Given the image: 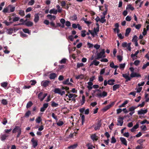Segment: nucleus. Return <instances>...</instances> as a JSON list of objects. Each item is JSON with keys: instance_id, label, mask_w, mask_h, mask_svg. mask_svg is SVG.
<instances>
[{"instance_id": "f257e3e1", "label": "nucleus", "mask_w": 149, "mask_h": 149, "mask_svg": "<svg viewBox=\"0 0 149 149\" xmlns=\"http://www.w3.org/2000/svg\"><path fill=\"white\" fill-rule=\"evenodd\" d=\"M22 132V128L19 126H15V128L12 130L13 133H15L17 132L18 134L17 136V137L18 138L19 137Z\"/></svg>"}, {"instance_id": "f03ea898", "label": "nucleus", "mask_w": 149, "mask_h": 149, "mask_svg": "<svg viewBox=\"0 0 149 149\" xmlns=\"http://www.w3.org/2000/svg\"><path fill=\"white\" fill-rule=\"evenodd\" d=\"M104 49H102L101 52L97 53L96 54V57L95 58L96 59L99 60L100 58L105 57V56L104 55Z\"/></svg>"}, {"instance_id": "7ed1b4c3", "label": "nucleus", "mask_w": 149, "mask_h": 149, "mask_svg": "<svg viewBox=\"0 0 149 149\" xmlns=\"http://www.w3.org/2000/svg\"><path fill=\"white\" fill-rule=\"evenodd\" d=\"M33 24L32 22L30 21H28L26 22L19 23L17 24H15L14 26H16L17 25H25L28 27H31L33 25Z\"/></svg>"}, {"instance_id": "20e7f679", "label": "nucleus", "mask_w": 149, "mask_h": 149, "mask_svg": "<svg viewBox=\"0 0 149 149\" xmlns=\"http://www.w3.org/2000/svg\"><path fill=\"white\" fill-rule=\"evenodd\" d=\"M50 25L51 26L50 27L52 28L53 29H55L57 27L61 26V24L60 23H57L56 24V25H55L54 22H50Z\"/></svg>"}, {"instance_id": "39448f33", "label": "nucleus", "mask_w": 149, "mask_h": 149, "mask_svg": "<svg viewBox=\"0 0 149 149\" xmlns=\"http://www.w3.org/2000/svg\"><path fill=\"white\" fill-rule=\"evenodd\" d=\"M124 118L123 117H119L118 118L117 120V125H120L121 126L123 125V120Z\"/></svg>"}, {"instance_id": "423d86ee", "label": "nucleus", "mask_w": 149, "mask_h": 149, "mask_svg": "<svg viewBox=\"0 0 149 149\" xmlns=\"http://www.w3.org/2000/svg\"><path fill=\"white\" fill-rule=\"evenodd\" d=\"M105 17L104 16L102 17L100 19L99 17L97 16V17L95 19V20L98 22V21L102 23H103L106 21V20L104 19Z\"/></svg>"}, {"instance_id": "0eeeda50", "label": "nucleus", "mask_w": 149, "mask_h": 149, "mask_svg": "<svg viewBox=\"0 0 149 149\" xmlns=\"http://www.w3.org/2000/svg\"><path fill=\"white\" fill-rule=\"evenodd\" d=\"M101 125L102 123L101 122V120H99L97 121V124H96L95 127H94L95 130H100Z\"/></svg>"}, {"instance_id": "6e6552de", "label": "nucleus", "mask_w": 149, "mask_h": 149, "mask_svg": "<svg viewBox=\"0 0 149 149\" xmlns=\"http://www.w3.org/2000/svg\"><path fill=\"white\" fill-rule=\"evenodd\" d=\"M148 111L147 109L145 110H143L142 109H141L138 111L137 113L139 115L144 114L148 112Z\"/></svg>"}, {"instance_id": "1a4fd4ad", "label": "nucleus", "mask_w": 149, "mask_h": 149, "mask_svg": "<svg viewBox=\"0 0 149 149\" xmlns=\"http://www.w3.org/2000/svg\"><path fill=\"white\" fill-rule=\"evenodd\" d=\"M9 136V135H8L6 134H2L0 136V139L2 141H4L5 140L7 139Z\"/></svg>"}, {"instance_id": "9d476101", "label": "nucleus", "mask_w": 149, "mask_h": 149, "mask_svg": "<svg viewBox=\"0 0 149 149\" xmlns=\"http://www.w3.org/2000/svg\"><path fill=\"white\" fill-rule=\"evenodd\" d=\"M31 141L32 143L33 146V148H35L38 145L37 141L35 140L34 138H33L31 139Z\"/></svg>"}, {"instance_id": "9b49d317", "label": "nucleus", "mask_w": 149, "mask_h": 149, "mask_svg": "<svg viewBox=\"0 0 149 149\" xmlns=\"http://www.w3.org/2000/svg\"><path fill=\"white\" fill-rule=\"evenodd\" d=\"M50 83V81L48 80L43 81L41 83V85L42 86L44 87H46Z\"/></svg>"}, {"instance_id": "f8f14e48", "label": "nucleus", "mask_w": 149, "mask_h": 149, "mask_svg": "<svg viewBox=\"0 0 149 149\" xmlns=\"http://www.w3.org/2000/svg\"><path fill=\"white\" fill-rule=\"evenodd\" d=\"M47 17L48 19H49L51 21V22H54V20L56 18V17L55 16L50 14L47 15Z\"/></svg>"}, {"instance_id": "ddd939ff", "label": "nucleus", "mask_w": 149, "mask_h": 149, "mask_svg": "<svg viewBox=\"0 0 149 149\" xmlns=\"http://www.w3.org/2000/svg\"><path fill=\"white\" fill-rule=\"evenodd\" d=\"M130 77L131 78H133L134 77H141V75L136 72H132L130 74Z\"/></svg>"}, {"instance_id": "4468645a", "label": "nucleus", "mask_w": 149, "mask_h": 149, "mask_svg": "<svg viewBox=\"0 0 149 149\" xmlns=\"http://www.w3.org/2000/svg\"><path fill=\"white\" fill-rule=\"evenodd\" d=\"M97 96L98 97H104L105 96H106L107 95V93L106 91H103L102 93H98L97 94Z\"/></svg>"}, {"instance_id": "2eb2a0df", "label": "nucleus", "mask_w": 149, "mask_h": 149, "mask_svg": "<svg viewBox=\"0 0 149 149\" xmlns=\"http://www.w3.org/2000/svg\"><path fill=\"white\" fill-rule=\"evenodd\" d=\"M139 52V51H137L135 52L134 54H131V57L132 58L133 60H134L136 59L137 55L138 54Z\"/></svg>"}, {"instance_id": "dca6fc26", "label": "nucleus", "mask_w": 149, "mask_h": 149, "mask_svg": "<svg viewBox=\"0 0 149 149\" xmlns=\"http://www.w3.org/2000/svg\"><path fill=\"white\" fill-rule=\"evenodd\" d=\"M120 140L123 144H124L125 145L127 146V142L126 139L123 138L121 137L120 138Z\"/></svg>"}, {"instance_id": "f3484780", "label": "nucleus", "mask_w": 149, "mask_h": 149, "mask_svg": "<svg viewBox=\"0 0 149 149\" xmlns=\"http://www.w3.org/2000/svg\"><path fill=\"white\" fill-rule=\"evenodd\" d=\"M57 77L56 74L54 73H51L49 75V78L51 79H54Z\"/></svg>"}, {"instance_id": "a211bd4d", "label": "nucleus", "mask_w": 149, "mask_h": 149, "mask_svg": "<svg viewBox=\"0 0 149 149\" xmlns=\"http://www.w3.org/2000/svg\"><path fill=\"white\" fill-rule=\"evenodd\" d=\"M39 19V17L38 14H35L34 15V21L35 23L38 22Z\"/></svg>"}, {"instance_id": "6ab92c4d", "label": "nucleus", "mask_w": 149, "mask_h": 149, "mask_svg": "<svg viewBox=\"0 0 149 149\" xmlns=\"http://www.w3.org/2000/svg\"><path fill=\"white\" fill-rule=\"evenodd\" d=\"M91 139L93 140V141H97L98 140V139L97 138V136L96 134H93L91 136Z\"/></svg>"}, {"instance_id": "aec40b11", "label": "nucleus", "mask_w": 149, "mask_h": 149, "mask_svg": "<svg viewBox=\"0 0 149 149\" xmlns=\"http://www.w3.org/2000/svg\"><path fill=\"white\" fill-rule=\"evenodd\" d=\"M120 85L119 84H116L113 85V91H115L117 89L119 88L120 87Z\"/></svg>"}, {"instance_id": "412c9836", "label": "nucleus", "mask_w": 149, "mask_h": 149, "mask_svg": "<svg viewBox=\"0 0 149 149\" xmlns=\"http://www.w3.org/2000/svg\"><path fill=\"white\" fill-rule=\"evenodd\" d=\"M10 5H9L7 7L4 8L2 11V12L4 13H9L10 12L8 11V10L10 6Z\"/></svg>"}, {"instance_id": "4be33fe9", "label": "nucleus", "mask_w": 149, "mask_h": 149, "mask_svg": "<svg viewBox=\"0 0 149 149\" xmlns=\"http://www.w3.org/2000/svg\"><path fill=\"white\" fill-rule=\"evenodd\" d=\"M131 31V29L130 28H127L126 30L125 33V36H127L130 33V32Z\"/></svg>"}, {"instance_id": "5701e85b", "label": "nucleus", "mask_w": 149, "mask_h": 149, "mask_svg": "<svg viewBox=\"0 0 149 149\" xmlns=\"http://www.w3.org/2000/svg\"><path fill=\"white\" fill-rule=\"evenodd\" d=\"M115 80L114 79H111L108 81V84L109 85H113L114 84V82Z\"/></svg>"}, {"instance_id": "b1692460", "label": "nucleus", "mask_w": 149, "mask_h": 149, "mask_svg": "<svg viewBox=\"0 0 149 149\" xmlns=\"http://www.w3.org/2000/svg\"><path fill=\"white\" fill-rule=\"evenodd\" d=\"M57 13V10L55 9H52L50 10L49 13L50 14H56Z\"/></svg>"}, {"instance_id": "393cba45", "label": "nucleus", "mask_w": 149, "mask_h": 149, "mask_svg": "<svg viewBox=\"0 0 149 149\" xmlns=\"http://www.w3.org/2000/svg\"><path fill=\"white\" fill-rule=\"evenodd\" d=\"M54 92L55 93H58L60 95L61 92V90L59 88H56L54 90Z\"/></svg>"}, {"instance_id": "a878e982", "label": "nucleus", "mask_w": 149, "mask_h": 149, "mask_svg": "<svg viewBox=\"0 0 149 149\" xmlns=\"http://www.w3.org/2000/svg\"><path fill=\"white\" fill-rule=\"evenodd\" d=\"M137 108V107L132 106L129 108V111L135 112V109Z\"/></svg>"}, {"instance_id": "bb28decb", "label": "nucleus", "mask_w": 149, "mask_h": 149, "mask_svg": "<svg viewBox=\"0 0 149 149\" xmlns=\"http://www.w3.org/2000/svg\"><path fill=\"white\" fill-rule=\"evenodd\" d=\"M8 85V83L6 82H3L1 83V86L3 87L6 88Z\"/></svg>"}, {"instance_id": "cd10ccee", "label": "nucleus", "mask_w": 149, "mask_h": 149, "mask_svg": "<svg viewBox=\"0 0 149 149\" xmlns=\"http://www.w3.org/2000/svg\"><path fill=\"white\" fill-rule=\"evenodd\" d=\"M86 146L88 147V149H93V147L95 148L94 146H93V145L90 143H87Z\"/></svg>"}, {"instance_id": "c85d7f7f", "label": "nucleus", "mask_w": 149, "mask_h": 149, "mask_svg": "<svg viewBox=\"0 0 149 149\" xmlns=\"http://www.w3.org/2000/svg\"><path fill=\"white\" fill-rule=\"evenodd\" d=\"M13 28H10L7 30V33L9 34H11L13 33Z\"/></svg>"}, {"instance_id": "c756f323", "label": "nucleus", "mask_w": 149, "mask_h": 149, "mask_svg": "<svg viewBox=\"0 0 149 149\" xmlns=\"http://www.w3.org/2000/svg\"><path fill=\"white\" fill-rule=\"evenodd\" d=\"M3 23L5 24L6 26H9L10 24L13 23V22H8L6 20H5L3 22Z\"/></svg>"}, {"instance_id": "7c9ffc66", "label": "nucleus", "mask_w": 149, "mask_h": 149, "mask_svg": "<svg viewBox=\"0 0 149 149\" xmlns=\"http://www.w3.org/2000/svg\"><path fill=\"white\" fill-rule=\"evenodd\" d=\"M77 144H74L68 147V148L69 149H74L77 147Z\"/></svg>"}, {"instance_id": "2f4dec72", "label": "nucleus", "mask_w": 149, "mask_h": 149, "mask_svg": "<svg viewBox=\"0 0 149 149\" xmlns=\"http://www.w3.org/2000/svg\"><path fill=\"white\" fill-rule=\"evenodd\" d=\"M99 30V27H97L96 28H94V32L95 33V35L97 36V34L98 33Z\"/></svg>"}, {"instance_id": "473e14b6", "label": "nucleus", "mask_w": 149, "mask_h": 149, "mask_svg": "<svg viewBox=\"0 0 149 149\" xmlns=\"http://www.w3.org/2000/svg\"><path fill=\"white\" fill-rule=\"evenodd\" d=\"M33 104L31 101H29L27 104L26 107L27 108H30Z\"/></svg>"}, {"instance_id": "72a5a7b5", "label": "nucleus", "mask_w": 149, "mask_h": 149, "mask_svg": "<svg viewBox=\"0 0 149 149\" xmlns=\"http://www.w3.org/2000/svg\"><path fill=\"white\" fill-rule=\"evenodd\" d=\"M128 103L127 100L125 101L121 105L119 106V107L121 108L122 107H125V105L127 104Z\"/></svg>"}, {"instance_id": "f704fd0d", "label": "nucleus", "mask_w": 149, "mask_h": 149, "mask_svg": "<svg viewBox=\"0 0 149 149\" xmlns=\"http://www.w3.org/2000/svg\"><path fill=\"white\" fill-rule=\"evenodd\" d=\"M19 14L20 16L23 17L25 15L24 11L22 10H19Z\"/></svg>"}, {"instance_id": "c9c22d12", "label": "nucleus", "mask_w": 149, "mask_h": 149, "mask_svg": "<svg viewBox=\"0 0 149 149\" xmlns=\"http://www.w3.org/2000/svg\"><path fill=\"white\" fill-rule=\"evenodd\" d=\"M36 122L38 123H39L42 120L40 116H39L36 119Z\"/></svg>"}, {"instance_id": "e433bc0d", "label": "nucleus", "mask_w": 149, "mask_h": 149, "mask_svg": "<svg viewBox=\"0 0 149 149\" xmlns=\"http://www.w3.org/2000/svg\"><path fill=\"white\" fill-rule=\"evenodd\" d=\"M1 103L4 105H6L8 104V101L6 100L3 99L1 100Z\"/></svg>"}, {"instance_id": "4c0bfd02", "label": "nucleus", "mask_w": 149, "mask_h": 149, "mask_svg": "<svg viewBox=\"0 0 149 149\" xmlns=\"http://www.w3.org/2000/svg\"><path fill=\"white\" fill-rule=\"evenodd\" d=\"M58 106V104L54 102H52L51 106L52 107H56Z\"/></svg>"}, {"instance_id": "58836bf2", "label": "nucleus", "mask_w": 149, "mask_h": 149, "mask_svg": "<svg viewBox=\"0 0 149 149\" xmlns=\"http://www.w3.org/2000/svg\"><path fill=\"white\" fill-rule=\"evenodd\" d=\"M19 19L20 18L19 17H16L13 18V21L12 22H13V23L14 22H17L19 21Z\"/></svg>"}, {"instance_id": "ea45409f", "label": "nucleus", "mask_w": 149, "mask_h": 149, "mask_svg": "<svg viewBox=\"0 0 149 149\" xmlns=\"http://www.w3.org/2000/svg\"><path fill=\"white\" fill-rule=\"evenodd\" d=\"M43 95V93L42 92H40L38 95V98L41 101V99L42 98Z\"/></svg>"}, {"instance_id": "a19ab883", "label": "nucleus", "mask_w": 149, "mask_h": 149, "mask_svg": "<svg viewBox=\"0 0 149 149\" xmlns=\"http://www.w3.org/2000/svg\"><path fill=\"white\" fill-rule=\"evenodd\" d=\"M137 38L138 37L136 35L134 36L132 40V42H135L137 41Z\"/></svg>"}, {"instance_id": "79ce46f5", "label": "nucleus", "mask_w": 149, "mask_h": 149, "mask_svg": "<svg viewBox=\"0 0 149 149\" xmlns=\"http://www.w3.org/2000/svg\"><path fill=\"white\" fill-rule=\"evenodd\" d=\"M110 105H108L106 106L103 109V111H107L108 109H109L110 108H111Z\"/></svg>"}, {"instance_id": "37998d69", "label": "nucleus", "mask_w": 149, "mask_h": 149, "mask_svg": "<svg viewBox=\"0 0 149 149\" xmlns=\"http://www.w3.org/2000/svg\"><path fill=\"white\" fill-rule=\"evenodd\" d=\"M81 36L82 37H84L86 36V34L85 33L86 32V31L85 30H82L81 31Z\"/></svg>"}, {"instance_id": "c03bdc74", "label": "nucleus", "mask_w": 149, "mask_h": 149, "mask_svg": "<svg viewBox=\"0 0 149 149\" xmlns=\"http://www.w3.org/2000/svg\"><path fill=\"white\" fill-rule=\"evenodd\" d=\"M116 140L114 136H112L111 139V143H116Z\"/></svg>"}, {"instance_id": "a18cd8bd", "label": "nucleus", "mask_w": 149, "mask_h": 149, "mask_svg": "<svg viewBox=\"0 0 149 149\" xmlns=\"http://www.w3.org/2000/svg\"><path fill=\"white\" fill-rule=\"evenodd\" d=\"M149 65V62H147L146 64L143 65L142 67V69H146L148 66Z\"/></svg>"}, {"instance_id": "49530a36", "label": "nucleus", "mask_w": 149, "mask_h": 149, "mask_svg": "<svg viewBox=\"0 0 149 149\" xmlns=\"http://www.w3.org/2000/svg\"><path fill=\"white\" fill-rule=\"evenodd\" d=\"M31 114V112L30 111H28L25 114L24 116L25 117H29V115Z\"/></svg>"}, {"instance_id": "de8ad7c7", "label": "nucleus", "mask_w": 149, "mask_h": 149, "mask_svg": "<svg viewBox=\"0 0 149 149\" xmlns=\"http://www.w3.org/2000/svg\"><path fill=\"white\" fill-rule=\"evenodd\" d=\"M94 65L95 66H97L100 63V62L97 61L96 60H94L93 61Z\"/></svg>"}, {"instance_id": "09e8293b", "label": "nucleus", "mask_w": 149, "mask_h": 149, "mask_svg": "<svg viewBox=\"0 0 149 149\" xmlns=\"http://www.w3.org/2000/svg\"><path fill=\"white\" fill-rule=\"evenodd\" d=\"M69 82V78L67 79L66 80L63 82V84L64 85H67Z\"/></svg>"}, {"instance_id": "8fccbe9b", "label": "nucleus", "mask_w": 149, "mask_h": 149, "mask_svg": "<svg viewBox=\"0 0 149 149\" xmlns=\"http://www.w3.org/2000/svg\"><path fill=\"white\" fill-rule=\"evenodd\" d=\"M64 124L63 122L62 121H59L56 123L57 125L58 126H61Z\"/></svg>"}, {"instance_id": "3c124183", "label": "nucleus", "mask_w": 149, "mask_h": 149, "mask_svg": "<svg viewBox=\"0 0 149 149\" xmlns=\"http://www.w3.org/2000/svg\"><path fill=\"white\" fill-rule=\"evenodd\" d=\"M140 128L143 131H145L147 130V127L145 125H143L141 126Z\"/></svg>"}, {"instance_id": "603ef678", "label": "nucleus", "mask_w": 149, "mask_h": 149, "mask_svg": "<svg viewBox=\"0 0 149 149\" xmlns=\"http://www.w3.org/2000/svg\"><path fill=\"white\" fill-rule=\"evenodd\" d=\"M9 8H10V12H13L15 11V7L12 6L10 5V6Z\"/></svg>"}, {"instance_id": "864d4df0", "label": "nucleus", "mask_w": 149, "mask_h": 149, "mask_svg": "<svg viewBox=\"0 0 149 149\" xmlns=\"http://www.w3.org/2000/svg\"><path fill=\"white\" fill-rule=\"evenodd\" d=\"M85 97L83 95L82 97V102H81V105H83L85 102Z\"/></svg>"}, {"instance_id": "5fc2aeb1", "label": "nucleus", "mask_w": 149, "mask_h": 149, "mask_svg": "<svg viewBox=\"0 0 149 149\" xmlns=\"http://www.w3.org/2000/svg\"><path fill=\"white\" fill-rule=\"evenodd\" d=\"M35 3L34 0H31L28 3L29 5H32Z\"/></svg>"}, {"instance_id": "6e6d98bb", "label": "nucleus", "mask_w": 149, "mask_h": 149, "mask_svg": "<svg viewBox=\"0 0 149 149\" xmlns=\"http://www.w3.org/2000/svg\"><path fill=\"white\" fill-rule=\"evenodd\" d=\"M125 63L123 64H120V69H123L125 68Z\"/></svg>"}, {"instance_id": "4d7b16f0", "label": "nucleus", "mask_w": 149, "mask_h": 149, "mask_svg": "<svg viewBox=\"0 0 149 149\" xmlns=\"http://www.w3.org/2000/svg\"><path fill=\"white\" fill-rule=\"evenodd\" d=\"M61 89L63 90L65 89L66 91H67L69 90V87L67 86H62L61 87Z\"/></svg>"}, {"instance_id": "13d9d810", "label": "nucleus", "mask_w": 149, "mask_h": 149, "mask_svg": "<svg viewBox=\"0 0 149 149\" xmlns=\"http://www.w3.org/2000/svg\"><path fill=\"white\" fill-rule=\"evenodd\" d=\"M145 104V102H143L141 104H139L136 107H137V108L139 107H144Z\"/></svg>"}, {"instance_id": "bf43d9fd", "label": "nucleus", "mask_w": 149, "mask_h": 149, "mask_svg": "<svg viewBox=\"0 0 149 149\" xmlns=\"http://www.w3.org/2000/svg\"><path fill=\"white\" fill-rule=\"evenodd\" d=\"M25 33H29L30 32L29 30L27 29H24L22 30Z\"/></svg>"}, {"instance_id": "052dcab7", "label": "nucleus", "mask_w": 149, "mask_h": 149, "mask_svg": "<svg viewBox=\"0 0 149 149\" xmlns=\"http://www.w3.org/2000/svg\"><path fill=\"white\" fill-rule=\"evenodd\" d=\"M131 44V43H128L127 44V48L129 51H131V47L130 46Z\"/></svg>"}, {"instance_id": "680f3d73", "label": "nucleus", "mask_w": 149, "mask_h": 149, "mask_svg": "<svg viewBox=\"0 0 149 149\" xmlns=\"http://www.w3.org/2000/svg\"><path fill=\"white\" fill-rule=\"evenodd\" d=\"M71 18L72 20H74L77 19V17L76 15H74L73 16H72Z\"/></svg>"}, {"instance_id": "e2e57ef3", "label": "nucleus", "mask_w": 149, "mask_h": 149, "mask_svg": "<svg viewBox=\"0 0 149 149\" xmlns=\"http://www.w3.org/2000/svg\"><path fill=\"white\" fill-rule=\"evenodd\" d=\"M30 82L31 83V85H35L36 83V81L34 80H31L30 81Z\"/></svg>"}, {"instance_id": "0e129e2a", "label": "nucleus", "mask_w": 149, "mask_h": 149, "mask_svg": "<svg viewBox=\"0 0 149 149\" xmlns=\"http://www.w3.org/2000/svg\"><path fill=\"white\" fill-rule=\"evenodd\" d=\"M66 59L65 58H63L60 61V63L61 64L65 63H66Z\"/></svg>"}, {"instance_id": "69168bd1", "label": "nucleus", "mask_w": 149, "mask_h": 149, "mask_svg": "<svg viewBox=\"0 0 149 149\" xmlns=\"http://www.w3.org/2000/svg\"><path fill=\"white\" fill-rule=\"evenodd\" d=\"M117 58L120 62H121L123 59V58L122 56L120 55H118L117 56Z\"/></svg>"}, {"instance_id": "338daca9", "label": "nucleus", "mask_w": 149, "mask_h": 149, "mask_svg": "<svg viewBox=\"0 0 149 149\" xmlns=\"http://www.w3.org/2000/svg\"><path fill=\"white\" fill-rule=\"evenodd\" d=\"M140 61H139L138 60H136L134 61V64L136 65V66H137L140 63Z\"/></svg>"}, {"instance_id": "774afa93", "label": "nucleus", "mask_w": 149, "mask_h": 149, "mask_svg": "<svg viewBox=\"0 0 149 149\" xmlns=\"http://www.w3.org/2000/svg\"><path fill=\"white\" fill-rule=\"evenodd\" d=\"M61 5L62 7H64L65 6L66 3L65 1H62L61 3Z\"/></svg>"}]
</instances>
